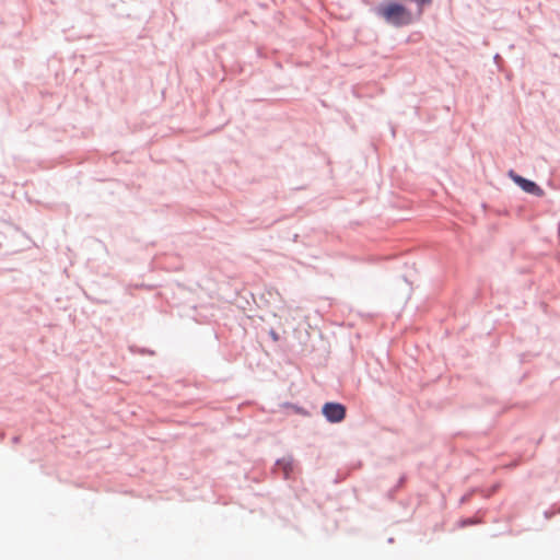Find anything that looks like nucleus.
Instances as JSON below:
<instances>
[{
    "instance_id": "20e7f679",
    "label": "nucleus",
    "mask_w": 560,
    "mask_h": 560,
    "mask_svg": "<svg viewBox=\"0 0 560 560\" xmlns=\"http://www.w3.org/2000/svg\"><path fill=\"white\" fill-rule=\"evenodd\" d=\"M282 407L284 409L290 410L292 413L300 415L302 417H310L311 416V411L310 410H307L303 406H300V405L294 404V402L287 401V402H284L282 405Z\"/></svg>"
},
{
    "instance_id": "f257e3e1",
    "label": "nucleus",
    "mask_w": 560,
    "mask_h": 560,
    "mask_svg": "<svg viewBox=\"0 0 560 560\" xmlns=\"http://www.w3.org/2000/svg\"><path fill=\"white\" fill-rule=\"evenodd\" d=\"M370 13L382 21L385 25L400 30L411 26L421 20L413 14L410 7L399 0H382L377 4H372Z\"/></svg>"
},
{
    "instance_id": "7ed1b4c3",
    "label": "nucleus",
    "mask_w": 560,
    "mask_h": 560,
    "mask_svg": "<svg viewBox=\"0 0 560 560\" xmlns=\"http://www.w3.org/2000/svg\"><path fill=\"white\" fill-rule=\"evenodd\" d=\"M508 177L524 192L535 196L542 197L545 195V190L538 185L535 180L529 179L527 177L522 176L514 170H509Z\"/></svg>"
},
{
    "instance_id": "1a4fd4ad",
    "label": "nucleus",
    "mask_w": 560,
    "mask_h": 560,
    "mask_svg": "<svg viewBox=\"0 0 560 560\" xmlns=\"http://www.w3.org/2000/svg\"><path fill=\"white\" fill-rule=\"evenodd\" d=\"M2 438H3V433L0 432V439H2Z\"/></svg>"
},
{
    "instance_id": "0eeeda50",
    "label": "nucleus",
    "mask_w": 560,
    "mask_h": 560,
    "mask_svg": "<svg viewBox=\"0 0 560 560\" xmlns=\"http://www.w3.org/2000/svg\"><path fill=\"white\" fill-rule=\"evenodd\" d=\"M19 441H20V436H19V435H14V436L12 438V442H13V443H18Z\"/></svg>"
},
{
    "instance_id": "f03ea898",
    "label": "nucleus",
    "mask_w": 560,
    "mask_h": 560,
    "mask_svg": "<svg viewBox=\"0 0 560 560\" xmlns=\"http://www.w3.org/2000/svg\"><path fill=\"white\" fill-rule=\"evenodd\" d=\"M320 413L328 423L337 424L347 417V407L339 401H326L320 408Z\"/></svg>"
},
{
    "instance_id": "6e6552de",
    "label": "nucleus",
    "mask_w": 560,
    "mask_h": 560,
    "mask_svg": "<svg viewBox=\"0 0 560 560\" xmlns=\"http://www.w3.org/2000/svg\"><path fill=\"white\" fill-rule=\"evenodd\" d=\"M498 58H500V56H499V54H495L494 60H497Z\"/></svg>"
},
{
    "instance_id": "423d86ee",
    "label": "nucleus",
    "mask_w": 560,
    "mask_h": 560,
    "mask_svg": "<svg viewBox=\"0 0 560 560\" xmlns=\"http://www.w3.org/2000/svg\"><path fill=\"white\" fill-rule=\"evenodd\" d=\"M138 352L141 353V354H148V355H153L154 354V351L149 349V348H139Z\"/></svg>"
},
{
    "instance_id": "39448f33",
    "label": "nucleus",
    "mask_w": 560,
    "mask_h": 560,
    "mask_svg": "<svg viewBox=\"0 0 560 560\" xmlns=\"http://www.w3.org/2000/svg\"><path fill=\"white\" fill-rule=\"evenodd\" d=\"M268 335L275 342L279 341V339H280L279 334L273 328L269 329Z\"/></svg>"
}]
</instances>
